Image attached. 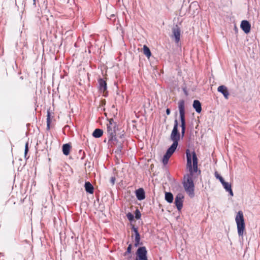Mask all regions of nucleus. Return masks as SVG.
Returning <instances> with one entry per match:
<instances>
[{
    "instance_id": "f257e3e1",
    "label": "nucleus",
    "mask_w": 260,
    "mask_h": 260,
    "mask_svg": "<svg viewBox=\"0 0 260 260\" xmlns=\"http://www.w3.org/2000/svg\"><path fill=\"white\" fill-rule=\"evenodd\" d=\"M186 154L187 158L186 167L189 170V174L184 176L183 185L187 193L190 197H193L194 194L193 176V173L198 172V158L195 152L193 151L191 153L189 149L186 150Z\"/></svg>"
},
{
    "instance_id": "f03ea898",
    "label": "nucleus",
    "mask_w": 260,
    "mask_h": 260,
    "mask_svg": "<svg viewBox=\"0 0 260 260\" xmlns=\"http://www.w3.org/2000/svg\"><path fill=\"white\" fill-rule=\"evenodd\" d=\"M178 121L177 119H176L174 121V127L170 136V138L173 143L167 150L166 154L163 157L162 160V163L165 165L168 164L169 158L174 153L177 147L178 141L180 138V134L178 130Z\"/></svg>"
},
{
    "instance_id": "7ed1b4c3",
    "label": "nucleus",
    "mask_w": 260,
    "mask_h": 260,
    "mask_svg": "<svg viewBox=\"0 0 260 260\" xmlns=\"http://www.w3.org/2000/svg\"><path fill=\"white\" fill-rule=\"evenodd\" d=\"M235 221L237 224L238 234L239 236H242L245 229V223L243 213L242 211H239L237 213Z\"/></svg>"
},
{
    "instance_id": "20e7f679",
    "label": "nucleus",
    "mask_w": 260,
    "mask_h": 260,
    "mask_svg": "<svg viewBox=\"0 0 260 260\" xmlns=\"http://www.w3.org/2000/svg\"><path fill=\"white\" fill-rule=\"evenodd\" d=\"M178 108L179 110L180 117L181 119V136L184 137L185 128V105L184 101L180 100L178 102Z\"/></svg>"
},
{
    "instance_id": "39448f33",
    "label": "nucleus",
    "mask_w": 260,
    "mask_h": 260,
    "mask_svg": "<svg viewBox=\"0 0 260 260\" xmlns=\"http://www.w3.org/2000/svg\"><path fill=\"white\" fill-rule=\"evenodd\" d=\"M107 133L109 140H113L114 138H115L117 129L116 123L114 121L112 118L108 120V123L107 124Z\"/></svg>"
},
{
    "instance_id": "423d86ee",
    "label": "nucleus",
    "mask_w": 260,
    "mask_h": 260,
    "mask_svg": "<svg viewBox=\"0 0 260 260\" xmlns=\"http://www.w3.org/2000/svg\"><path fill=\"white\" fill-rule=\"evenodd\" d=\"M136 260H148L147 251L145 246L139 247L136 253Z\"/></svg>"
},
{
    "instance_id": "0eeeda50",
    "label": "nucleus",
    "mask_w": 260,
    "mask_h": 260,
    "mask_svg": "<svg viewBox=\"0 0 260 260\" xmlns=\"http://www.w3.org/2000/svg\"><path fill=\"white\" fill-rule=\"evenodd\" d=\"M99 90L101 93H103V96H107L108 95L107 86L106 81L103 79L100 78L98 80Z\"/></svg>"
},
{
    "instance_id": "6e6552de",
    "label": "nucleus",
    "mask_w": 260,
    "mask_h": 260,
    "mask_svg": "<svg viewBox=\"0 0 260 260\" xmlns=\"http://www.w3.org/2000/svg\"><path fill=\"white\" fill-rule=\"evenodd\" d=\"M184 196L182 193H178L176 196L175 199V204L178 209V210L180 211L183 206V202Z\"/></svg>"
},
{
    "instance_id": "1a4fd4ad",
    "label": "nucleus",
    "mask_w": 260,
    "mask_h": 260,
    "mask_svg": "<svg viewBox=\"0 0 260 260\" xmlns=\"http://www.w3.org/2000/svg\"><path fill=\"white\" fill-rule=\"evenodd\" d=\"M240 26L241 29L245 33L248 34L250 32L251 29V25L248 21H242Z\"/></svg>"
},
{
    "instance_id": "9d476101",
    "label": "nucleus",
    "mask_w": 260,
    "mask_h": 260,
    "mask_svg": "<svg viewBox=\"0 0 260 260\" xmlns=\"http://www.w3.org/2000/svg\"><path fill=\"white\" fill-rule=\"evenodd\" d=\"M173 37L175 38L176 43H178L180 39L181 30L178 25H176L172 30Z\"/></svg>"
},
{
    "instance_id": "9b49d317",
    "label": "nucleus",
    "mask_w": 260,
    "mask_h": 260,
    "mask_svg": "<svg viewBox=\"0 0 260 260\" xmlns=\"http://www.w3.org/2000/svg\"><path fill=\"white\" fill-rule=\"evenodd\" d=\"M217 91L221 92L224 96L225 99H229V92L226 86L224 85H220L217 88Z\"/></svg>"
},
{
    "instance_id": "f8f14e48",
    "label": "nucleus",
    "mask_w": 260,
    "mask_h": 260,
    "mask_svg": "<svg viewBox=\"0 0 260 260\" xmlns=\"http://www.w3.org/2000/svg\"><path fill=\"white\" fill-rule=\"evenodd\" d=\"M132 230L135 233V246L137 247L140 244V236L137 228H135L134 226H133Z\"/></svg>"
},
{
    "instance_id": "ddd939ff",
    "label": "nucleus",
    "mask_w": 260,
    "mask_h": 260,
    "mask_svg": "<svg viewBox=\"0 0 260 260\" xmlns=\"http://www.w3.org/2000/svg\"><path fill=\"white\" fill-rule=\"evenodd\" d=\"M136 196L139 200H143L145 198V192L142 188H139L136 191Z\"/></svg>"
},
{
    "instance_id": "4468645a",
    "label": "nucleus",
    "mask_w": 260,
    "mask_h": 260,
    "mask_svg": "<svg viewBox=\"0 0 260 260\" xmlns=\"http://www.w3.org/2000/svg\"><path fill=\"white\" fill-rule=\"evenodd\" d=\"M85 189L86 192L89 193H93V187L92 185L89 182H86L85 183Z\"/></svg>"
},
{
    "instance_id": "2eb2a0df",
    "label": "nucleus",
    "mask_w": 260,
    "mask_h": 260,
    "mask_svg": "<svg viewBox=\"0 0 260 260\" xmlns=\"http://www.w3.org/2000/svg\"><path fill=\"white\" fill-rule=\"evenodd\" d=\"M193 107L198 113H200L202 110L201 104L199 101L194 100L193 103Z\"/></svg>"
},
{
    "instance_id": "dca6fc26",
    "label": "nucleus",
    "mask_w": 260,
    "mask_h": 260,
    "mask_svg": "<svg viewBox=\"0 0 260 260\" xmlns=\"http://www.w3.org/2000/svg\"><path fill=\"white\" fill-rule=\"evenodd\" d=\"M71 146L69 144H63L62 146V152L63 153L66 155H68L70 154L71 150Z\"/></svg>"
},
{
    "instance_id": "f3484780",
    "label": "nucleus",
    "mask_w": 260,
    "mask_h": 260,
    "mask_svg": "<svg viewBox=\"0 0 260 260\" xmlns=\"http://www.w3.org/2000/svg\"><path fill=\"white\" fill-rule=\"evenodd\" d=\"M103 134V131L102 129L100 128H96L93 131L92 133V136L94 138H99L102 137Z\"/></svg>"
},
{
    "instance_id": "a211bd4d",
    "label": "nucleus",
    "mask_w": 260,
    "mask_h": 260,
    "mask_svg": "<svg viewBox=\"0 0 260 260\" xmlns=\"http://www.w3.org/2000/svg\"><path fill=\"white\" fill-rule=\"evenodd\" d=\"M165 200L169 203H171L173 201V195L171 192H166Z\"/></svg>"
},
{
    "instance_id": "6ab92c4d",
    "label": "nucleus",
    "mask_w": 260,
    "mask_h": 260,
    "mask_svg": "<svg viewBox=\"0 0 260 260\" xmlns=\"http://www.w3.org/2000/svg\"><path fill=\"white\" fill-rule=\"evenodd\" d=\"M143 53L148 58L151 55L149 48L145 45L143 46Z\"/></svg>"
},
{
    "instance_id": "aec40b11",
    "label": "nucleus",
    "mask_w": 260,
    "mask_h": 260,
    "mask_svg": "<svg viewBox=\"0 0 260 260\" xmlns=\"http://www.w3.org/2000/svg\"><path fill=\"white\" fill-rule=\"evenodd\" d=\"M221 184H222L223 187L226 191L229 190L231 188V185L228 182L224 181V180L222 182H221Z\"/></svg>"
},
{
    "instance_id": "412c9836",
    "label": "nucleus",
    "mask_w": 260,
    "mask_h": 260,
    "mask_svg": "<svg viewBox=\"0 0 260 260\" xmlns=\"http://www.w3.org/2000/svg\"><path fill=\"white\" fill-rule=\"evenodd\" d=\"M47 128L50 129V125L51 123V119H50V113L49 111H47Z\"/></svg>"
},
{
    "instance_id": "4be33fe9",
    "label": "nucleus",
    "mask_w": 260,
    "mask_h": 260,
    "mask_svg": "<svg viewBox=\"0 0 260 260\" xmlns=\"http://www.w3.org/2000/svg\"><path fill=\"white\" fill-rule=\"evenodd\" d=\"M132 245L130 244L127 248L126 251L124 253L123 255L126 256L128 254H130L132 252Z\"/></svg>"
},
{
    "instance_id": "5701e85b",
    "label": "nucleus",
    "mask_w": 260,
    "mask_h": 260,
    "mask_svg": "<svg viewBox=\"0 0 260 260\" xmlns=\"http://www.w3.org/2000/svg\"><path fill=\"white\" fill-rule=\"evenodd\" d=\"M215 176L217 179L219 180L221 183L224 181L223 178L217 172L215 173Z\"/></svg>"
},
{
    "instance_id": "b1692460",
    "label": "nucleus",
    "mask_w": 260,
    "mask_h": 260,
    "mask_svg": "<svg viewBox=\"0 0 260 260\" xmlns=\"http://www.w3.org/2000/svg\"><path fill=\"white\" fill-rule=\"evenodd\" d=\"M215 176L217 179L219 180L221 183L224 181L223 178L217 172L215 173Z\"/></svg>"
},
{
    "instance_id": "393cba45",
    "label": "nucleus",
    "mask_w": 260,
    "mask_h": 260,
    "mask_svg": "<svg viewBox=\"0 0 260 260\" xmlns=\"http://www.w3.org/2000/svg\"><path fill=\"white\" fill-rule=\"evenodd\" d=\"M126 217L128 218V219L131 221H133L134 218L133 214L130 212H128V213L126 214Z\"/></svg>"
},
{
    "instance_id": "a878e982",
    "label": "nucleus",
    "mask_w": 260,
    "mask_h": 260,
    "mask_svg": "<svg viewBox=\"0 0 260 260\" xmlns=\"http://www.w3.org/2000/svg\"><path fill=\"white\" fill-rule=\"evenodd\" d=\"M141 214L140 212L139 211V210L138 209H137L135 211V218L137 219H139L141 218Z\"/></svg>"
},
{
    "instance_id": "bb28decb",
    "label": "nucleus",
    "mask_w": 260,
    "mask_h": 260,
    "mask_svg": "<svg viewBox=\"0 0 260 260\" xmlns=\"http://www.w3.org/2000/svg\"><path fill=\"white\" fill-rule=\"evenodd\" d=\"M28 152V143L27 142V143H26L25 145V151H24L25 157L26 156V155H27Z\"/></svg>"
},
{
    "instance_id": "cd10ccee",
    "label": "nucleus",
    "mask_w": 260,
    "mask_h": 260,
    "mask_svg": "<svg viewBox=\"0 0 260 260\" xmlns=\"http://www.w3.org/2000/svg\"><path fill=\"white\" fill-rule=\"evenodd\" d=\"M110 181L111 184L114 185L115 182V178L114 177H111Z\"/></svg>"
},
{
    "instance_id": "c85d7f7f",
    "label": "nucleus",
    "mask_w": 260,
    "mask_h": 260,
    "mask_svg": "<svg viewBox=\"0 0 260 260\" xmlns=\"http://www.w3.org/2000/svg\"><path fill=\"white\" fill-rule=\"evenodd\" d=\"M0 260H5L4 255L2 253H0Z\"/></svg>"
},
{
    "instance_id": "c756f323",
    "label": "nucleus",
    "mask_w": 260,
    "mask_h": 260,
    "mask_svg": "<svg viewBox=\"0 0 260 260\" xmlns=\"http://www.w3.org/2000/svg\"><path fill=\"white\" fill-rule=\"evenodd\" d=\"M227 191L229 192L230 195L231 196H234V194H233V192L232 191V188L230 189L229 190H228Z\"/></svg>"
},
{
    "instance_id": "7c9ffc66",
    "label": "nucleus",
    "mask_w": 260,
    "mask_h": 260,
    "mask_svg": "<svg viewBox=\"0 0 260 260\" xmlns=\"http://www.w3.org/2000/svg\"><path fill=\"white\" fill-rule=\"evenodd\" d=\"M170 112H171L169 108L167 109L166 113L168 115H170Z\"/></svg>"
}]
</instances>
